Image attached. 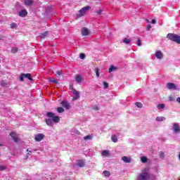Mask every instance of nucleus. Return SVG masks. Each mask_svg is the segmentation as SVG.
<instances>
[{
    "instance_id": "36",
    "label": "nucleus",
    "mask_w": 180,
    "mask_h": 180,
    "mask_svg": "<svg viewBox=\"0 0 180 180\" xmlns=\"http://www.w3.org/2000/svg\"><path fill=\"white\" fill-rule=\"evenodd\" d=\"M91 139H92V136L91 135H87L84 137V140H91Z\"/></svg>"
},
{
    "instance_id": "24",
    "label": "nucleus",
    "mask_w": 180,
    "mask_h": 180,
    "mask_svg": "<svg viewBox=\"0 0 180 180\" xmlns=\"http://www.w3.org/2000/svg\"><path fill=\"white\" fill-rule=\"evenodd\" d=\"M111 140L113 143H117V136L116 135H112L111 136Z\"/></svg>"
},
{
    "instance_id": "38",
    "label": "nucleus",
    "mask_w": 180,
    "mask_h": 180,
    "mask_svg": "<svg viewBox=\"0 0 180 180\" xmlns=\"http://www.w3.org/2000/svg\"><path fill=\"white\" fill-rule=\"evenodd\" d=\"M141 161H142L143 162H147V158L146 157H142L141 158Z\"/></svg>"
},
{
    "instance_id": "51",
    "label": "nucleus",
    "mask_w": 180,
    "mask_h": 180,
    "mask_svg": "<svg viewBox=\"0 0 180 180\" xmlns=\"http://www.w3.org/2000/svg\"><path fill=\"white\" fill-rule=\"evenodd\" d=\"M0 147H2V144L0 143Z\"/></svg>"
},
{
    "instance_id": "44",
    "label": "nucleus",
    "mask_w": 180,
    "mask_h": 180,
    "mask_svg": "<svg viewBox=\"0 0 180 180\" xmlns=\"http://www.w3.org/2000/svg\"><path fill=\"white\" fill-rule=\"evenodd\" d=\"M138 46H141V39H138Z\"/></svg>"
},
{
    "instance_id": "11",
    "label": "nucleus",
    "mask_w": 180,
    "mask_h": 180,
    "mask_svg": "<svg viewBox=\"0 0 180 180\" xmlns=\"http://www.w3.org/2000/svg\"><path fill=\"white\" fill-rule=\"evenodd\" d=\"M10 136H11V137H12V139H13V141H15V143H18V141H19V139H18V137H16V132H11Z\"/></svg>"
},
{
    "instance_id": "29",
    "label": "nucleus",
    "mask_w": 180,
    "mask_h": 180,
    "mask_svg": "<svg viewBox=\"0 0 180 180\" xmlns=\"http://www.w3.org/2000/svg\"><path fill=\"white\" fill-rule=\"evenodd\" d=\"M165 119V118H164V117H156L157 122H163Z\"/></svg>"
},
{
    "instance_id": "17",
    "label": "nucleus",
    "mask_w": 180,
    "mask_h": 180,
    "mask_svg": "<svg viewBox=\"0 0 180 180\" xmlns=\"http://www.w3.org/2000/svg\"><path fill=\"white\" fill-rule=\"evenodd\" d=\"M19 51V48L18 47H13L11 48V53L12 54H16Z\"/></svg>"
},
{
    "instance_id": "1",
    "label": "nucleus",
    "mask_w": 180,
    "mask_h": 180,
    "mask_svg": "<svg viewBox=\"0 0 180 180\" xmlns=\"http://www.w3.org/2000/svg\"><path fill=\"white\" fill-rule=\"evenodd\" d=\"M46 116L47 117H51L52 119V120L50 119H46L45 120L46 124L48 126H50L51 127H53V126H54L53 122H54V123H58V122H60V117L56 116V113L54 112H46Z\"/></svg>"
},
{
    "instance_id": "18",
    "label": "nucleus",
    "mask_w": 180,
    "mask_h": 180,
    "mask_svg": "<svg viewBox=\"0 0 180 180\" xmlns=\"http://www.w3.org/2000/svg\"><path fill=\"white\" fill-rule=\"evenodd\" d=\"M77 99H79V92L75 93L74 96L72 98V101H77Z\"/></svg>"
},
{
    "instance_id": "35",
    "label": "nucleus",
    "mask_w": 180,
    "mask_h": 180,
    "mask_svg": "<svg viewBox=\"0 0 180 180\" xmlns=\"http://www.w3.org/2000/svg\"><path fill=\"white\" fill-rule=\"evenodd\" d=\"M103 84L105 89L109 88V84L108 82H103Z\"/></svg>"
},
{
    "instance_id": "41",
    "label": "nucleus",
    "mask_w": 180,
    "mask_h": 180,
    "mask_svg": "<svg viewBox=\"0 0 180 180\" xmlns=\"http://www.w3.org/2000/svg\"><path fill=\"white\" fill-rule=\"evenodd\" d=\"M102 12H103L102 10H98L96 11V13H97V15H102Z\"/></svg>"
},
{
    "instance_id": "14",
    "label": "nucleus",
    "mask_w": 180,
    "mask_h": 180,
    "mask_svg": "<svg viewBox=\"0 0 180 180\" xmlns=\"http://www.w3.org/2000/svg\"><path fill=\"white\" fill-rule=\"evenodd\" d=\"M155 57H157L159 60H162V57H164V55L161 51H158L155 53Z\"/></svg>"
},
{
    "instance_id": "6",
    "label": "nucleus",
    "mask_w": 180,
    "mask_h": 180,
    "mask_svg": "<svg viewBox=\"0 0 180 180\" xmlns=\"http://www.w3.org/2000/svg\"><path fill=\"white\" fill-rule=\"evenodd\" d=\"M75 81H76L77 84L84 82V77H82V75L79 74L75 77Z\"/></svg>"
},
{
    "instance_id": "32",
    "label": "nucleus",
    "mask_w": 180,
    "mask_h": 180,
    "mask_svg": "<svg viewBox=\"0 0 180 180\" xmlns=\"http://www.w3.org/2000/svg\"><path fill=\"white\" fill-rule=\"evenodd\" d=\"M157 108H158V109H164V108H165V105H164V104H158Z\"/></svg>"
},
{
    "instance_id": "20",
    "label": "nucleus",
    "mask_w": 180,
    "mask_h": 180,
    "mask_svg": "<svg viewBox=\"0 0 180 180\" xmlns=\"http://www.w3.org/2000/svg\"><path fill=\"white\" fill-rule=\"evenodd\" d=\"M47 36H49V32H47V31H46L45 32L41 33V34H40L41 39H44V38H46V37H47Z\"/></svg>"
},
{
    "instance_id": "46",
    "label": "nucleus",
    "mask_w": 180,
    "mask_h": 180,
    "mask_svg": "<svg viewBox=\"0 0 180 180\" xmlns=\"http://www.w3.org/2000/svg\"><path fill=\"white\" fill-rule=\"evenodd\" d=\"M176 102H178L179 103H180V97H178V98H176Z\"/></svg>"
},
{
    "instance_id": "9",
    "label": "nucleus",
    "mask_w": 180,
    "mask_h": 180,
    "mask_svg": "<svg viewBox=\"0 0 180 180\" xmlns=\"http://www.w3.org/2000/svg\"><path fill=\"white\" fill-rule=\"evenodd\" d=\"M173 131H174V133H180V127L178 123H173Z\"/></svg>"
},
{
    "instance_id": "23",
    "label": "nucleus",
    "mask_w": 180,
    "mask_h": 180,
    "mask_svg": "<svg viewBox=\"0 0 180 180\" xmlns=\"http://www.w3.org/2000/svg\"><path fill=\"white\" fill-rule=\"evenodd\" d=\"M95 72H96V77H97L98 78H99V77H101V69H99V68H96V69H95Z\"/></svg>"
},
{
    "instance_id": "5",
    "label": "nucleus",
    "mask_w": 180,
    "mask_h": 180,
    "mask_svg": "<svg viewBox=\"0 0 180 180\" xmlns=\"http://www.w3.org/2000/svg\"><path fill=\"white\" fill-rule=\"evenodd\" d=\"M91 9L90 6H87L86 7H83L81 10L79 11V16H84L86 13V12H88Z\"/></svg>"
},
{
    "instance_id": "40",
    "label": "nucleus",
    "mask_w": 180,
    "mask_h": 180,
    "mask_svg": "<svg viewBox=\"0 0 180 180\" xmlns=\"http://www.w3.org/2000/svg\"><path fill=\"white\" fill-rule=\"evenodd\" d=\"M146 30H147L148 32H150V30H151V25H147V27H146Z\"/></svg>"
},
{
    "instance_id": "3",
    "label": "nucleus",
    "mask_w": 180,
    "mask_h": 180,
    "mask_svg": "<svg viewBox=\"0 0 180 180\" xmlns=\"http://www.w3.org/2000/svg\"><path fill=\"white\" fill-rule=\"evenodd\" d=\"M150 179V174L147 172H143L139 176L137 180H148Z\"/></svg>"
},
{
    "instance_id": "34",
    "label": "nucleus",
    "mask_w": 180,
    "mask_h": 180,
    "mask_svg": "<svg viewBox=\"0 0 180 180\" xmlns=\"http://www.w3.org/2000/svg\"><path fill=\"white\" fill-rule=\"evenodd\" d=\"M102 155H105V157H107V155H109V152L108 150H103L102 152Z\"/></svg>"
},
{
    "instance_id": "13",
    "label": "nucleus",
    "mask_w": 180,
    "mask_h": 180,
    "mask_svg": "<svg viewBox=\"0 0 180 180\" xmlns=\"http://www.w3.org/2000/svg\"><path fill=\"white\" fill-rule=\"evenodd\" d=\"M166 87L168 89H176V86H175V84H174V83H167V84L166 85Z\"/></svg>"
},
{
    "instance_id": "7",
    "label": "nucleus",
    "mask_w": 180,
    "mask_h": 180,
    "mask_svg": "<svg viewBox=\"0 0 180 180\" xmlns=\"http://www.w3.org/2000/svg\"><path fill=\"white\" fill-rule=\"evenodd\" d=\"M60 105H62L63 108H65V109H67L68 110H70V108H71V105L67 101H62Z\"/></svg>"
},
{
    "instance_id": "39",
    "label": "nucleus",
    "mask_w": 180,
    "mask_h": 180,
    "mask_svg": "<svg viewBox=\"0 0 180 180\" xmlns=\"http://www.w3.org/2000/svg\"><path fill=\"white\" fill-rule=\"evenodd\" d=\"M6 169V167L0 165V171H5Z\"/></svg>"
},
{
    "instance_id": "12",
    "label": "nucleus",
    "mask_w": 180,
    "mask_h": 180,
    "mask_svg": "<svg viewBox=\"0 0 180 180\" xmlns=\"http://www.w3.org/2000/svg\"><path fill=\"white\" fill-rule=\"evenodd\" d=\"M122 160L126 164H130V162H131V158H130V157L123 156Z\"/></svg>"
},
{
    "instance_id": "33",
    "label": "nucleus",
    "mask_w": 180,
    "mask_h": 180,
    "mask_svg": "<svg viewBox=\"0 0 180 180\" xmlns=\"http://www.w3.org/2000/svg\"><path fill=\"white\" fill-rule=\"evenodd\" d=\"M135 105L137 108H143V104L141 103L136 102Z\"/></svg>"
},
{
    "instance_id": "48",
    "label": "nucleus",
    "mask_w": 180,
    "mask_h": 180,
    "mask_svg": "<svg viewBox=\"0 0 180 180\" xmlns=\"http://www.w3.org/2000/svg\"><path fill=\"white\" fill-rule=\"evenodd\" d=\"M147 23H150V20L148 19H146Z\"/></svg>"
},
{
    "instance_id": "16",
    "label": "nucleus",
    "mask_w": 180,
    "mask_h": 180,
    "mask_svg": "<svg viewBox=\"0 0 180 180\" xmlns=\"http://www.w3.org/2000/svg\"><path fill=\"white\" fill-rule=\"evenodd\" d=\"M24 4L27 6H31V5H33V0H24Z\"/></svg>"
},
{
    "instance_id": "28",
    "label": "nucleus",
    "mask_w": 180,
    "mask_h": 180,
    "mask_svg": "<svg viewBox=\"0 0 180 180\" xmlns=\"http://www.w3.org/2000/svg\"><path fill=\"white\" fill-rule=\"evenodd\" d=\"M1 86H4V87H6V86H8V83H6V82H5V80H3L1 82Z\"/></svg>"
},
{
    "instance_id": "50",
    "label": "nucleus",
    "mask_w": 180,
    "mask_h": 180,
    "mask_svg": "<svg viewBox=\"0 0 180 180\" xmlns=\"http://www.w3.org/2000/svg\"><path fill=\"white\" fill-rule=\"evenodd\" d=\"M179 160H180V153H179Z\"/></svg>"
},
{
    "instance_id": "43",
    "label": "nucleus",
    "mask_w": 180,
    "mask_h": 180,
    "mask_svg": "<svg viewBox=\"0 0 180 180\" xmlns=\"http://www.w3.org/2000/svg\"><path fill=\"white\" fill-rule=\"evenodd\" d=\"M160 158H164V152L160 151Z\"/></svg>"
},
{
    "instance_id": "21",
    "label": "nucleus",
    "mask_w": 180,
    "mask_h": 180,
    "mask_svg": "<svg viewBox=\"0 0 180 180\" xmlns=\"http://www.w3.org/2000/svg\"><path fill=\"white\" fill-rule=\"evenodd\" d=\"M123 43H124L125 44H130V43H131V39H127V38H124L122 40Z\"/></svg>"
},
{
    "instance_id": "25",
    "label": "nucleus",
    "mask_w": 180,
    "mask_h": 180,
    "mask_svg": "<svg viewBox=\"0 0 180 180\" xmlns=\"http://www.w3.org/2000/svg\"><path fill=\"white\" fill-rule=\"evenodd\" d=\"M11 29H16L18 27V24L16 22H13L10 25Z\"/></svg>"
},
{
    "instance_id": "15",
    "label": "nucleus",
    "mask_w": 180,
    "mask_h": 180,
    "mask_svg": "<svg viewBox=\"0 0 180 180\" xmlns=\"http://www.w3.org/2000/svg\"><path fill=\"white\" fill-rule=\"evenodd\" d=\"M19 16H21V18H25V16H27V11H26V10H22L19 12Z\"/></svg>"
},
{
    "instance_id": "27",
    "label": "nucleus",
    "mask_w": 180,
    "mask_h": 180,
    "mask_svg": "<svg viewBox=\"0 0 180 180\" xmlns=\"http://www.w3.org/2000/svg\"><path fill=\"white\" fill-rule=\"evenodd\" d=\"M103 174H104V176H107V177L110 176V172H109V171L105 170V171L103 172Z\"/></svg>"
},
{
    "instance_id": "47",
    "label": "nucleus",
    "mask_w": 180,
    "mask_h": 180,
    "mask_svg": "<svg viewBox=\"0 0 180 180\" xmlns=\"http://www.w3.org/2000/svg\"><path fill=\"white\" fill-rule=\"evenodd\" d=\"M98 105H96L94 108V110H98Z\"/></svg>"
},
{
    "instance_id": "2",
    "label": "nucleus",
    "mask_w": 180,
    "mask_h": 180,
    "mask_svg": "<svg viewBox=\"0 0 180 180\" xmlns=\"http://www.w3.org/2000/svg\"><path fill=\"white\" fill-rule=\"evenodd\" d=\"M167 38L169 40H172V41H174V43H176L177 44H180V37H179V35H178L176 34L169 33L167 34Z\"/></svg>"
},
{
    "instance_id": "45",
    "label": "nucleus",
    "mask_w": 180,
    "mask_h": 180,
    "mask_svg": "<svg viewBox=\"0 0 180 180\" xmlns=\"http://www.w3.org/2000/svg\"><path fill=\"white\" fill-rule=\"evenodd\" d=\"M151 23H152L153 25H155V23H157V21L153 19V20H152Z\"/></svg>"
},
{
    "instance_id": "52",
    "label": "nucleus",
    "mask_w": 180,
    "mask_h": 180,
    "mask_svg": "<svg viewBox=\"0 0 180 180\" xmlns=\"http://www.w3.org/2000/svg\"><path fill=\"white\" fill-rule=\"evenodd\" d=\"M27 155H30V153H28Z\"/></svg>"
},
{
    "instance_id": "26",
    "label": "nucleus",
    "mask_w": 180,
    "mask_h": 180,
    "mask_svg": "<svg viewBox=\"0 0 180 180\" xmlns=\"http://www.w3.org/2000/svg\"><path fill=\"white\" fill-rule=\"evenodd\" d=\"M57 112L58 113H63L64 108H63L62 107H58V108H57Z\"/></svg>"
},
{
    "instance_id": "4",
    "label": "nucleus",
    "mask_w": 180,
    "mask_h": 180,
    "mask_svg": "<svg viewBox=\"0 0 180 180\" xmlns=\"http://www.w3.org/2000/svg\"><path fill=\"white\" fill-rule=\"evenodd\" d=\"M25 78H27L30 81H33V78L32 77V75L30 73H22L20 76V80L23 81Z\"/></svg>"
},
{
    "instance_id": "37",
    "label": "nucleus",
    "mask_w": 180,
    "mask_h": 180,
    "mask_svg": "<svg viewBox=\"0 0 180 180\" xmlns=\"http://www.w3.org/2000/svg\"><path fill=\"white\" fill-rule=\"evenodd\" d=\"M79 57L82 60H85V57H86L85 53H80Z\"/></svg>"
},
{
    "instance_id": "8",
    "label": "nucleus",
    "mask_w": 180,
    "mask_h": 180,
    "mask_svg": "<svg viewBox=\"0 0 180 180\" xmlns=\"http://www.w3.org/2000/svg\"><path fill=\"white\" fill-rule=\"evenodd\" d=\"M81 32H82V36L91 35V31H89V30H88V28L86 27H82Z\"/></svg>"
},
{
    "instance_id": "30",
    "label": "nucleus",
    "mask_w": 180,
    "mask_h": 180,
    "mask_svg": "<svg viewBox=\"0 0 180 180\" xmlns=\"http://www.w3.org/2000/svg\"><path fill=\"white\" fill-rule=\"evenodd\" d=\"M49 81H50L51 82H53V84H58V79H54V78H51V79H49Z\"/></svg>"
},
{
    "instance_id": "22",
    "label": "nucleus",
    "mask_w": 180,
    "mask_h": 180,
    "mask_svg": "<svg viewBox=\"0 0 180 180\" xmlns=\"http://www.w3.org/2000/svg\"><path fill=\"white\" fill-rule=\"evenodd\" d=\"M116 70H117V68H116V67L112 65V66H110V68H109L108 72H113V71H116Z\"/></svg>"
},
{
    "instance_id": "31",
    "label": "nucleus",
    "mask_w": 180,
    "mask_h": 180,
    "mask_svg": "<svg viewBox=\"0 0 180 180\" xmlns=\"http://www.w3.org/2000/svg\"><path fill=\"white\" fill-rule=\"evenodd\" d=\"M56 75L57 77H61V75H63V72H62L61 70L57 71V72H56Z\"/></svg>"
},
{
    "instance_id": "42",
    "label": "nucleus",
    "mask_w": 180,
    "mask_h": 180,
    "mask_svg": "<svg viewBox=\"0 0 180 180\" xmlns=\"http://www.w3.org/2000/svg\"><path fill=\"white\" fill-rule=\"evenodd\" d=\"M72 92L73 94H77L78 91H77V90L75 89L72 88Z\"/></svg>"
},
{
    "instance_id": "19",
    "label": "nucleus",
    "mask_w": 180,
    "mask_h": 180,
    "mask_svg": "<svg viewBox=\"0 0 180 180\" xmlns=\"http://www.w3.org/2000/svg\"><path fill=\"white\" fill-rule=\"evenodd\" d=\"M78 167H85V161L84 160H79L77 163Z\"/></svg>"
},
{
    "instance_id": "49",
    "label": "nucleus",
    "mask_w": 180,
    "mask_h": 180,
    "mask_svg": "<svg viewBox=\"0 0 180 180\" xmlns=\"http://www.w3.org/2000/svg\"><path fill=\"white\" fill-rule=\"evenodd\" d=\"M27 151H28L30 153H32V151L29 150V149H27Z\"/></svg>"
},
{
    "instance_id": "10",
    "label": "nucleus",
    "mask_w": 180,
    "mask_h": 180,
    "mask_svg": "<svg viewBox=\"0 0 180 180\" xmlns=\"http://www.w3.org/2000/svg\"><path fill=\"white\" fill-rule=\"evenodd\" d=\"M44 139V134H38L35 135L34 140L35 141H41Z\"/></svg>"
}]
</instances>
